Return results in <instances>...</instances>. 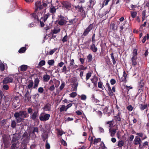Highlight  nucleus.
<instances>
[{
    "instance_id": "nucleus-1",
    "label": "nucleus",
    "mask_w": 149,
    "mask_h": 149,
    "mask_svg": "<svg viewBox=\"0 0 149 149\" xmlns=\"http://www.w3.org/2000/svg\"><path fill=\"white\" fill-rule=\"evenodd\" d=\"M17 123H19L24 120V118L28 117L29 115L26 111H20L19 112H16L14 115Z\"/></svg>"
},
{
    "instance_id": "nucleus-2",
    "label": "nucleus",
    "mask_w": 149,
    "mask_h": 149,
    "mask_svg": "<svg viewBox=\"0 0 149 149\" xmlns=\"http://www.w3.org/2000/svg\"><path fill=\"white\" fill-rule=\"evenodd\" d=\"M47 4L45 3L42 4L40 1H37L35 3V12L39 13L41 15L44 12H45V8L47 6Z\"/></svg>"
},
{
    "instance_id": "nucleus-3",
    "label": "nucleus",
    "mask_w": 149,
    "mask_h": 149,
    "mask_svg": "<svg viewBox=\"0 0 149 149\" xmlns=\"http://www.w3.org/2000/svg\"><path fill=\"white\" fill-rule=\"evenodd\" d=\"M40 82L39 78L37 77L35 79L34 85L33 82L32 80H29L28 82L27 86L26 87L27 90H30V92L33 88H37Z\"/></svg>"
},
{
    "instance_id": "nucleus-4",
    "label": "nucleus",
    "mask_w": 149,
    "mask_h": 149,
    "mask_svg": "<svg viewBox=\"0 0 149 149\" xmlns=\"http://www.w3.org/2000/svg\"><path fill=\"white\" fill-rule=\"evenodd\" d=\"M137 50L134 49L132 52V57L131 58L132 64L134 67H135L137 64L136 60L137 59Z\"/></svg>"
},
{
    "instance_id": "nucleus-5",
    "label": "nucleus",
    "mask_w": 149,
    "mask_h": 149,
    "mask_svg": "<svg viewBox=\"0 0 149 149\" xmlns=\"http://www.w3.org/2000/svg\"><path fill=\"white\" fill-rule=\"evenodd\" d=\"M50 115L44 112L42 113L39 116V119L41 121H46L49 120Z\"/></svg>"
},
{
    "instance_id": "nucleus-6",
    "label": "nucleus",
    "mask_w": 149,
    "mask_h": 149,
    "mask_svg": "<svg viewBox=\"0 0 149 149\" xmlns=\"http://www.w3.org/2000/svg\"><path fill=\"white\" fill-rule=\"evenodd\" d=\"M93 27V24H91L89 25L84 31L83 34L81 36L82 38H84L85 36H87Z\"/></svg>"
},
{
    "instance_id": "nucleus-7",
    "label": "nucleus",
    "mask_w": 149,
    "mask_h": 149,
    "mask_svg": "<svg viewBox=\"0 0 149 149\" xmlns=\"http://www.w3.org/2000/svg\"><path fill=\"white\" fill-rule=\"evenodd\" d=\"M14 77V76H8L4 78L3 81V84L13 82Z\"/></svg>"
},
{
    "instance_id": "nucleus-8",
    "label": "nucleus",
    "mask_w": 149,
    "mask_h": 149,
    "mask_svg": "<svg viewBox=\"0 0 149 149\" xmlns=\"http://www.w3.org/2000/svg\"><path fill=\"white\" fill-rule=\"evenodd\" d=\"M63 8H65L66 10H70L71 7V5L70 3L67 1H64L61 3Z\"/></svg>"
},
{
    "instance_id": "nucleus-9",
    "label": "nucleus",
    "mask_w": 149,
    "mask_h": 149,
    "mask_svg": "<svg viewBox=\"0 0 149 149\" xmlns=\"http://www.w3.org/2000/svg\"><path fill=\"white\" fill-rule=\"evenodd\" d=\"M19 135L17 134H13L11 142H17V143H18L19 144V143L18 140L19 139Z\"/></svg>"
},
{
    "instance_id": "nucleus-10",
    "label": "nucleus",
    "mask_w": 149,
    "mask_h": 149,
    "mask_svg": "<svg viewBox=\"0 0 149 149\" xmlns=\"http://www.w3.org/2000/svg\"><path fill=\"white\" fill-rule=\"evenodd\" d=\"M142 140L140 137L138 136H136L134 140V143L135 145H139V146L140 144L142 143Z\"/></svg>"
},
{
    "instance_id": "nucleus-11",
    "label": "nucleus",
    "mask_w": 149,
    "mask_h": 149,
    "mask_svg": "<svg viewBox=\"0 0 149 149\" xmlns=\"http://www.w3.org/2000/svg\"><path fill=\"white\" fill-rule=\"evenodd\" d=\"M127 24L126 22H124L122 25L120 26V32H122L123 30L125 31L127 29Z\"/></svg>"
},
{
    "instance_id": "nucleus-12",
    "label": "nucleus",
    "mask_w": 149,
    "mask_h": 149,
    "mask_svg": "<svg viewBox=\"0 0 149 149\" xmlns=\"http://www.w3.org/2000/svg\"><path fill=\"white\" fill-rule=\"evenodd\" d=\"M121 113L118 112L117 115L114 116L115 121L116 122H120L121 121Z\"/></svg>"
},
{
    "instance_id": "nucleus-13",
    "label": "nucleus",
    "mask_w": 149,
    "mask_h": 149,
    "mask_svg": "<svg viewBox=\"0 0 149 149\" xmlns=\"http://www.w3.org/2000/svg\"><path fill=\"white\" fill-rule=\"evenodd\" d=\"M148 146V142L147 141H145L142 144H140L139 148L141 149H143L144 148H147Z\"/></svg>"
},
{
    "instance_id": "nucleus-14",
    "label": "nucleus",
    "mask_w": 149,
    "mask_h": 149,
    "mask_svg": "<svg viewBox=\"0 0 149 149\" xmlns=\"http://www.w3.org/2000/svg\"><path fill=\"white\" fill-rule=\"evenodd\" d=\"M38 114V111H35L32 114H31V118L33 120H35L37 118Z\"/></svg>"
},
{
    "instance_id": "nucleus-15",
    "label": "nucleus",
    "mask_w": 149,
    "mask_h": 149,
    "mask_svg": "<svg viewBox=\"0 0 149 149\" xmlns=\"http://www.w3.org/2000/svg\"><path fill=\"white\" fill-rule=\"evenodd\" d=\"M51 105L49 103H47L43 108V109L45 111H50L51 109Z\"/></svg>"
},
{
    "instance_id": "nucleus-16",
    "label": "nucleus",
    "mask_w": 149,
    "mask_h": 149,
    "mask_svg": "<svg viewBox=\"0 0 149 149\" xmlns=\"http://www.w3.org/2000/svg\"><path fill=\"white\" fill-rule=\"evenodd\" d=\"M90 49L93 52L95 53L97 50V48L95 46V43H93L90 46Z\"/></svg>"
},
{
    "instance_id": "nucleus-17",
    "label": "nucleus",
    "mask_w": 149,
    "mask_h": 149,
    "mask_svg": "<svg viewBox=\"0 0 149 149\" xmlns=\"http://www.w3.org/2000/svg\"><path fill=\"white\" fill-rule=\"evenodd\" d=\"M116 129L110 128L109 130V132L110 133V136L111 137L114 136L116 132Z\"/></svg>"
},
{
    "instance_id": "nucleus-18",
    "label": "nucleus",
    "mask_w": 149,
    "mask_h": 149,
    "mask_svg": "<svg viewBox=\"0 0 149 149\" xmlns=\"http://www.w3.org/2000/svg\"><path fill=\"white\" fill-rule=\"evenodd\" d=\"M91 80L94 86H97V81L98 80L97 77H94L93 78L91 79Z\"/></svg>"
},
{
    "instance_id": "nucleus-19",
    "label": "nucleus",
    "mask_w": 149,
    "mask_h": 149,
    "mask_svg": "<svg viewBox=\"0 0 149 149\" xmlns=\"http://www.w3.org/2000/svg\"><path fill=\"white\" fill-rule=\"evenodd\" d=\"M115 22H111L110 25L111 28L113 30H117V27Z\"/></svg>"
},
{
    "instance_id": "nucleus-20",
    "label": "nucleus",
    "mask_w": 149,
    "mask_h": 149,
    "mask_svg": "<svg viewBox=\"0 0 149 149\" xmlns=\"http://www.w3.org/2000/svg\"><path fill=\"white\" fill-rule=\"evenodd\" d=\"M139 106L140 109L142 111L146 109L148 105L147 104L144 105L141 104L139 105Z\"/></svg>"
},
{
    "instance_id": "nucleus-21",
    "label": "nucleus",
    "mask_w": 149,
    "mask_h": 149,
    "mask_svg": "<svg viewBox=\"0 0 149 149\" xmlns=\"http://www.w3.org/2000/svg\"><path fill=\"white\" fill-rule=\"evenodd\" d=\"M50 76L48 74L44 75L43 77V81L44 82H47L50 79Z\"/></svg>"
},
{
    "instance_id": "nucleus-22",
    "label": "nucleus",
    "mask_w": 149,
    "mask_h": 149,
    "mask_svg": "<svg viewBox=\"0 0 149 149\" xmlns=\"http://www.w3.org/2000/svg\"><path fill=\"white\" fill-rule=\"evenodd\" d=\"M27 68V65H23L20 66V70L21 71L24 72L26 70Z\"/></svg>"
},
{
    "instance_id": "nucleus-23",
    "label": "nucleus",
    "mask_w": 149,
    "mask_h": 149,
    "mask_svg": "<svg viewBox=\"0 0 149 149\" xmlns=\"http://www.w3.org/2000/svg\"><path fill=\"white\" fill-rule=\"evenodd\" d=\"M106 57H107V58L106 59L105 61L109 67L111 66L112 65V63L111 61H110V58L108 56H107Z\"/></svg>"
},
{
    "instance_id": "nucleus-24",
    "label": "nucleus",
    "mask_w": 149,
    "mask_h": 149,
    "mask_svg": "<svg viewBox=\"0 0 149 149\" xmlns=\"http://www.w3.org/2000/svg\"><path fill=\"white\" fill-rule=\"evenodd\" d=\"M61 30L59 28L56 29L54 28V29L50 33L56 34L60 32Z\"/></svg>"
},
{
    "instance_id": "nucleus-25",
    "label": "nucleus",
    "mask_w": 149,
    "mask_h": 149,
    "mask_svg": "<svg viewBox=\"0 0 149 149\" xmlns=\"http://www.w3.org/2000/svg\"><path fill=\"white\" fill-rule=\"evenodd\" d=\"M49 16V14L47 13L46 14H45L43 17L41 18V20L44 22H45L48 18Z\"/></svg>"
},
{
    "instance_id": "nucleus-26",
    "label": "nucleus",
    "mask_w": 149,
    "mask_h": 149,
    "mask_svg": "<svg viewBox=\"0 0 149 149\" xmlns=\"http://www.w3.org/2000/svg\"><path fill=\"white\" fill-rule=\"evenodd\" d=\"M25 98H26L28 101L31 99V97L30 94L29 92L27 90L26 93L24 95Z\"/></svg>"
},
{
    "instance_id": "nucleus-27",
    "label": "nucleus",
    "mask_w": 149,
    "mask_h": 149,
    "mask_svg": "<svg viewBox=\"0 0 149 149\" xmlns=\"http://www.w3.org/2000/svg\"><path fill=\"white\" fill-rule=\"evenodd\" d=\"M39 132L38 128L37 127H33V130L32 132V133L35 135V137H36V135L35 134V132H36L38 133Z\"/></svg>"
},
{
    "instance_id": "nucleus-28",
    "label": "nucleus",
    "mask_w": 149,
    "mask_h": 149,
    "mask_svg": "<svg viewBox=\"0 0 149 149\" xmlns=\"http://www.w3.org/2000/svg\"><path fill=\"white\" fill-rule=\"evenodd\" d=\"M110 55L111 58L112 59L113 64V65H115L116 64V61L114 56L113 53L112 52L111 53Z\"/></svg>"
},
{
    "instance_id": "nucleus-29",
    "label": "nucleus",
    "mask_w": 149,
    "mask_h": 149,
    "mask_svg": "<svg viewBox=\"0 0 149 149\" xmlns=\"http://www.w3.org/2000/svg\"><path fill=\"white\" fill-rule=\"evenodd\" d=\"M22 139H30L29 136H28V134L26 132H24L22 136Z\"/></svg>"
},
{
    "instance_id": "nucleus-30",
    "label": "nucleus",
    "mask_w": 149,
    "mask_h": 149,
    "mask_svg": "<svg viewBox=\"0 0 149 149\" xmlns=\"http://www.w3.org/2000/svg\"><path fill=\"white\" fill-rule=\"evenodd\" d=\"M66 20L64 19H61L58 22V24L61 26H63L65 23Z\"/></svg>"
},
{
    "instance_id": "nucleus-31",
    "label": "nucleus",
    "mask_w": 149,
    "mask_h": 149,
    "mask_svg": "<svg viewBox=\"0 0 149 149\" xmlns=\"http://www.w3.org/2000/svg\"><path fill=\"white\" fill-rule=\"evenodd\" d=\"M98 88H101L102 90H104L105 88V87L103 85V83L101 81L98 83Z\"/></svg>"
},
{
    "instance_id": "nucleus-32",
    "label": "nucleus",
    "mask_w": 149,
    "mask_h": 149,
    "mask_svg": "<svg viewBox=\"0 0 149 149\" xmlns=\"http://www.w3.org/2000/svg\"><path fill=\"white\" fill-rule=\"evenodd\" d=\"M26 49L25 47H22L18 51V52L20 53H22L25 52Z\"/></svg>"
},
{
    "instance_id": "nucleus-33",
    "label": "nucleus",
    "mask_w": 149,
    "mask_h": 149,
    "mask_svg": "<svg viewBox=\"0 0 149 149\" xmlns=\"http://www.w3.org/2000/svg\"><path fill=\"white\" fill-rule=\"evenodd\" d=\"M101 140V139L100 138H95L94 139L93 144L94 145L96 144L97 143L100 142Z\"/></svg>"
},
{
    "instance_id": "nucleus-34",
    "label": "nucleus",
    "mask_w": 149,
    "mask_h": 149,
    "mask_svg": "<svg viewBox=\"0 0 149 149\" xmlns=\"http://www.w3.org/2000/svg\"><path fill=\"white\" fill-rule=\"evenodd\" d=\"M5 69V65L2 62L0 63V70L1 71H3Z\"/></svg>"
},
{
    "instance_id": "nucleus-35",
    "label": "nucleus",
    "mask_w": 149,
    "mask_h": 149,
    "mask_svg": "<svg viewBox=\"0 0 149 149\" xmlns=\"http://www.w3.org/2000/svg\"><path fill=\"white\" fill-rule=\"evenodd\" d=\"M72 88H73L72 91H77V87L78 86V83H74L72 84Z\"/></svg>"
},
{
    "instance_id": "nucleus-36",
    "label": "nucleus",
    "mask_w": 149,
    "mask_h": 149,
    "mask_svg": "<svg viewBox=\"0 0 149 149\" xmlns=\"http://www.w3.org/2000/svg\"><path fill=\"white\" fill-rule=\"evenodd\" d=\"M45 64V60H42L39 63L38 65L40 67H41L43 65H44Z\"/></svg>"
},
{
    "instance_id": "nucleus-37",
    "label": "nucleus",
    "mask_w": 149,
    "mask_h": 149,
    "mask_svg": "<svg viewBox=\"0 0 149 149\" xmlns=\"http://www.w3.org/2000/svg\"><path fill=\"white\" fill-rule=\"evenodd\" d=\"M55 61L54 59H52L48 60L47 61V63L50 66L53 65Z\"/></svg>"
},
{
    "instance_id": "nucleus-38",
    "label": "nucleus",
    "mask_w": 149,
    "mask_h": 149,
    "mask_svg": "<svg viewBox=\"0 0 149 149\" xmlns=\"http://www.w3.org/2000/svg\"><path fill=\"white\" fill-rule=\"evenodd\" d=\"M124 144V142L123 140L119 141H118V146L120 148L122 147Z\"/></svg>"
},
{
    "instance_id": "nucleus-39",
    "label": "nucleus",
    "mask_w": 149,
    "mask_h": 149,
    "mask_svg": "<svg viewBox=\"0 0 149 149\" xmlns=\"http://www.w3.org/2000/svg\"><path fill=\"white\" fill-rule=\"evenodd\" d=\"M57 49H54L51 50L49 53L48 52H47L46 53L47 55H51L53 54L54 52Z\"/></svg>"
},
{
    "instance_id": "nucleus-40",
    "label": "nucleus",
    "mask_w": 149,
    "mask_h": 149,
    "mask_svg": "<svg viewBox=\"0 0 149 149\" xmlns=\"http://www.w3.org/2000/svg\"><path fill=\"white\" fill-rule=\"evenodd\" d=\"M87 58L88 59V62H91L92 59V55L91 54H89L87 56Z\"/></svg>"
},
{
    "instance_id": "nucleus-41",
    "label": "nucleus",
    "mask_w": 149,
    "mask_h": 149,
    "mask_svg": "<svg viewBox=\"0 0 149 149\" xmlns=\"http://www.w3.org/2000/svg\"><path fill=\"white\" fill-rule=\"evenodd\" d=\"M31 17H32L35 19H36L37 21H39V19L36 13H34L31 14Z\"/></svg>"
},
{
    "instance_id": "nucleus-42",
    "label": "nucleus",
    "mask_w": 149,
    "mask_h": 149,
    "mask_svg": "<svg viewBox=\"0 0 149 149\" xmlns=\"http://www.w3.org/2000/svg\"><path fill=\"white\" fill-rule=\"evenodd\" d=\"M130 13L131 17L133 18H135L137 15V13L136 11H131Z\"/></svg>"
},
{
    "instance_id": "nucleus-43",
    "label": "nucleus",
    "mask_w": 149,
    "mask_h": 149,
    "mask_svg": "<svg viewBox=\"0 0 149 149\" xmlns=\"http://www.w3.org/2000/svg\"><path fill=\"white\" fill-rule=\"evenodd\" d=\"M42 137L43 141H45L46 139L48 138V136L47 134H44L42 135Z\"/></svg>"
},
{
    "instance_id": "nucleus-44",
    "label": "nucleus",
    "mask_w": 149,
    "mask_h": 149,
    "mask_svg": "<svg viewBox=\"0 0 149 149\" xmlns=\"http://www.w3.org/2000/svg\"><path fill=\"white\" fill-rule=\"evenodd\" d=\"M30 139H23V140L22 141V143L24 144L25 146H26V145L28 143Z\"/></svg>"
},
{
    "instance_id": "nucleus-45",
    "label": "nucleus",
    "mask_w": 149,
    "mask_h": 149,
    "mask_svg": "<svg viewBox=\"0 0 149 149\" xmlns=\"http://www.w3.org/2000/svg\"><path fill=\"white\" fill-rule=\"evenodd\" d=\"M56 8L54 7L53 6L52 7H51L50 8V12L52 13H54L56 12Z\"/></svg>"
},
{
    "instance_id": "nucleus-46",
    "label": "nucleus",
    "mask_w": 149,
    "mask_h": 149,
    "mask_svg": "<svg viewBox=\"0 0 149 149\" xmlns=\"http://www.w3.org/2000/svg\"><path fill=\"white\" fill-rule=\"evenodd\" d=\"M14 101L17 102V104H19V102H20V100H19V98L18 96H15L14 97V99L13 100V102H14Z\"/></svg>"
},
{
    "instance_id": "nucleus-47",
    "label": "nucleus",
    "mask_w": 149,
    "mask_h": 149,
    "mask_svg": "<svg viewBox=\"0 0 149 149\" xmlns=\"http://www.w3.org/2000/svg\"><path fill=\"white\" fill-rule=\"evenodd\" d=\"M66 109V107L64 105H62L61 107L59 109V111L60 112H62L64 111H65Z\"/></svg>"
},
{
    "instance_id": "nucleus-48",
    "label": "nucleus",
    "mask_w": 149,
    "mask_h": 149,
    "mask_svg": "<svg viewBox=\"0 0 149 149\" xmlns=\"http://www.w3.org/2000/svg\"><path fill=\"white\" fill-rule=\"evenodd\" d=\"M81 14L82 17L83 19L84 18L86 17V14L85 11L84 10L81 12Z\"/></svg>"
},
{
    "instance_id": "nucleus-49",
    "label": "nucleus",
    "mask_w": 149,
    "mask_h": 149,
    "mask_svg": "<svg viewBox=\"0 0 149 149\" xmlns=\"http://www.w3.org/2000/svg\"><path fill=\"white\" fill-rule=\"evenodd\" d=\"M149 38V35L148 34H147L146 36H145L143 38L142 40V42L143 43H144L147 39H148Z\"/></svg>"
},
{
    "instance_id": "nucleus-50",
    "label": "nucleus",
    "mask_w": 149,
    "mask_h": 149,
    "mask_svg": "<svg viewBox=\"0 0 149 149\" xmlns=\"http://www.w3.org/2000/svg\"><path fill=\"white\" fill-rule=\"evenodd\" d=\"M108 93L109 96H113L114 95V93L112 91L111 89L108 90Z\"/></svg>"
},
{
    "instance_id": "nucleus-51",
    "label": "nucleus",
    "mask_w": 149,
    "mask_h": 149,
    "mask_svg": "<svg viewBox=\"0 0 149 149\" xmlns=\"http://www.w3.org/2000/svg\"><path fill=\"white\" fill-rule=\"evenodd\" d=\"M91 72H88L87 73L86 76V80H88L90 77L91 76Z\"/></svg>"
},
{
    "instance_id": "nucleus-52",
    "label": "nucleus",
    "mask_w": 149,
    "mask_h": 149,
    "mask_svg": "<svg viewBox=\"0 0 149 149\" xmlns=\"http://www.w3.org/2000/svg\"><path fill=\"white\" fill-rule=\"evenodd\" d=\"M77 95V94L76 92H72L70 94V97H71L74 98Z\"/></svg>"
},
{
    "instance_id": "nucleus-53",
    "label": "nucleus",
    "mask_w": 149,
    "mask_h": 149,
    "mask_svg": "<svg viewBox=\"0 0 149 149\" xmlns=\"http://www.w3.org/2000/svg\"><path fill=\"white\" fill-rule=\"evenodd\" d=\"M95 137V136L91 137V136H89L88 138V140L90 141V143L91 144H93V141H94L93 138Z\"/></svg>"
},
{
    "instance_id": "nucleus-54",
    "label": "nucleus",
    "mask_w": 149,
    "mask_h": 149,
    "mask_svg": "<svg viewBox=\"0 0 149 149\" xmlns=\"http://www.w3.org/2000/svg\"><path fill=\"white\" fill-rule=\"evenodd\" d=\"M11 126L13 128H14L16 126V123L14 120L12 121Z\"/></svg>"
},
{
    "instance_id": "nucleus-55",
    "label": "nucleus",
    "mask_w": 149,
    "mask_h": 149,
    "mask_svg": "<svg viewBox=\"0 0 149 149\" xmlns=\"http://www.w3.org/2000/svg\"><path fill=\"white\" fill-rule=\"evenodd\" d=\"M76 19L75 18H74L73 19H72L70 20H69V23H70V24H72L74 23H76V21H75Z\"/></svg>"
},
{
    "instance_id": "nucleus-56",
    "label": "nucleus",
    "mask_w": 149,
    "mask_h": 149,
    "mask_svg": "<svg viewBox=\"0 0 149 149\" xmlns=\"http://www.w3.org/2000/svg\"><path fill=\"white\" fill-rule=\"evenodd\" d=\"M65 86V83L64 82H62V84L59 87V89L60 90H62L64 88Z\"/></svg>"
},
{
    "instance_id": "nucleus-57",
    "label": "nucleus",
    "mask_w": 149,
    "mask_h": 149,
    "mask_svg": "<svg viewBox=\"0 0 149 149\" xmlns=\"http://www.w3.org/2000/svg\"><path fill=\"white\" fill-rule=\"evenodd\" d=\"M68 38V37L67 35H66L62 39L63 42L64 43L67 42V41Z\"/></svg>"
},
{
    "instance_id": "nucleus-58",
    "label": "nucleus",
    "mask_w": 149,
    "mask_h": 149,
    "mask_svg": "<svg viewBox=\"0 0 149 149\" xmlns=\"http://www.w3.org/2000/svg\"><path fill=\"white\" fill-rule=\"evenodd\" d=\"M136 134L139 137L142 138L143 137L144 134L142 132L137 133Z\"/></svg>"
},
{
    "instance_id": "nucleus-59",
    "label": "nucleus",
    "mask_w": 149,
    "mask_h": 149,
    "mask_svg": "<svg viewBox=\"0 0 149 149\" xmlns=\"http://www.w3.org/2000/svg\"><path fill=\"white\" fill-rule=\"evenodd\" d=\"M136 134L139 137L142 138L143 137L144 134L142 132L137 133Z\"/></svg>"
},
{
    "instance_id": "nucleus-60",
    "label": "nucleus",
    "mask_w": 149,
    "mask_h": 149,
    "mask_svg": "<svg viewBox=\"0 0 149 149\" xmlns=\"http://www.w3.org/2000/svg\"><path fill=\"white\" fill-rule=\"evenodd\" d=\"M112 122H113L112 120L109 121L107 122L106 123V124H107L109 125V127H111L113 125V124L112 123Z\"/></svg>"
},
{
    "instance_id": "nucleus-61",
    "label": "nucleus",
    "mask_w": 149,
    "mask_h": 149,
    "mask_svg": "<svg viewBox=\"0 0 149 149\" xmlns=\"http://www.w3.org/2000/svg\"><path fill=\"white\" fill-rule=\"evenodd\" d=\"M45 148L46 149H50V145L47 141L45 144Z\"/></svg>"
},
{
    "instance_id": "nucleus-62",
    "label": "nucleus",
    "mask_w": 149,
    "mask_h": 149,
    "mask_svg": "<svg viewBox=\"0 0 149 149\" xmlns=\"http://www.w3.org/2000/svg\"><path fill=\"white\" fill-rule=\"evenodd\" d=\"M95 34L94 33V34H93V36H92L91 41L93 43H95Z\"/></svg>"
},
{
    "instance_id": "nucleus-63",
    "label": "nucleus",
    "mask_w": 149,
    "mask_h": 149,
    "mask_svg": "<svg viewBox=\"0 0 149 149\" xmlns=\"http://www.w3.org/2000/svg\"><path fill=\"white\" fill-rule=\"evenodd\" d=\"M127 109L129 111H132L133 109V107L131 105H130L127 107Z\"/></svg>"
},
{
    "instance_id": "nucleus-64",
    "label": "nucleus",
    "mask_w": 149,
    "mask_h": 149,
    "mask_svg": "<svg viewBox=\"0 0 149 149\" xmlns=\"http://www.w3.org/2000/svg\"><path fill=\"white\" fill-rule=\"evenodd\" d=\"M38 91L39 93H42L44 91V89L43 88L41 87H40L38 88Z\"/></svg>"
}]
</instances>
